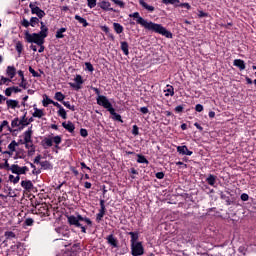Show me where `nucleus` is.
Segmentation results:
<instances>
[{
    "mask_svg": "<svg viewBox=\"0 0 256 256\" xmlns=\"http://www.w3.org/2000/svg\"><path fill=\"white\" fill-rule=\"evenodd\" d=\"M130 18L136 19V23L138 25H141L148 31H153L154 33H159L160 35H163L164 37H167V39H173V34L165 29L161 24H156L153 22H148L145 20L139 12H134L132 14H129Z\"/></svg>",
    "mask_w": 256,
    "mask_h": 256,
    "instance_id": "1",
    "label": "nucleus"
},
{
    "mask_svg": "<svg viewBox=\"0 0 256 256\" xmlns=\"http://www.w3.org/2000/svg\"><path fill=\"white\" fill-rule=\"evenodd\" d=\"M24 39L27 43H35L36 45H43L45 40L38 33H29L28 30L24 32Z\"/></svg>",
    "mask_w": 256,
    "mask_h": 256,
    "instance_id": "2",
    "label": "nucleus"
},
{
    "mask_svg": "<svg viewBox=\"0 0 256 256\" xmlns=\"http://www.w3.org/2000/svg\"><path fill=\"white\" fill-rule=\"evenodd\" d=\"M81 222L87 223L88 225H93V222L91 221V219L87 218V217H83L81 215H77V216H69L68 217V223H70L71 225H74L75 227H81Z\"/></svg>",
    "mask_w": 256,
    "mask_h": 256,
    "instance_id": "3",
    "label": "nucleus"
},
{
    "mask_svg": "<svg viewBox=\"0 0 256 256\" xmlns=\"http://www.w3.org/2000/svg\"><path fill=\"white\" fill-rule=\"evenodd\" d=\"M96 101H97V105H99L100 107H103L104 109H107V111H110L111 109H113V104H111L107 96H98L96 98Z\"/></svg>",
    "mask_w": 256,
    "mask_h": 256,
    "instance_id": "4",
    "label": "nucleus"
},
{
    "mask_svg": "<svg viewBox=\"0 0 256 256\" xmlns=\"http://www.w3.org/2000/svg\"><path fill=\"white\" fill-rule=\"evenodd\" d=\"M29 7L31 9L32 15H37L38 19H43V17H45V11L37 6V2H31Z\"/></svg>",
    "mask_w": 256,
    "mask_h": 256,
    "instance_id": "5",
    "label": "nucleus"
},
{
    "mask_svg": "<svg viewBox=\"0 0 256 256\" xmlns=\"http://www.w3.org/2000/svg\"><path fill=\"white\" fill-rule=\"evenodd\" d=\"M131 251L133 256H141L143 253H145V249L143 248V244L141 242L131 244Z\"/></svg>",
    "mask_w": 256,
    "mask_h": 256,
    "instance_id": "6",
    "label": "nucleus"
},
{
    "mask_svg": "<svg viewBox=\"0 0 256 256\" xmlns=\"http://www.w3.org/2000/svg\"><path fill=\"white\" fill-rule=\"evenodd\" d=\"M10 170L12 173H14L15 175H18L19 177V175H25L27 171H29V168L27 166L20 167L17 164H13L11 165Z\"/></svg>",
    "mask_w": 256,
    "mask_h": 256,
    "instance_id": "7",
    "label": "nucleus"
},
{
    "mask_svg": "<svg viewBox=\"0 0 256 256\" xmlns=\"http://www.w3.org/2000/svg\"><path fill=\"white\" fill-rule=\"evenodd\" d=\"M103 217H105V200H100V210L96 215L97 223H101V221H103Z\"/></svg>",
    "mask_w": 256,
    "mask_h": 256,
    "instance_id": "8",
    "label": "nucleus"
},
{
    "mask_svg": "<svg viewBox=\"0 0 256 256\" xmlns=\"http://www.w3.org/2000/svg\"><path fill=\"white\" fill-rule=\"evenodd\" d=\"M98 6H99L100 8H102L103 11H113L114 13H117V10H115V9H113V8L111 7V2H108V1L103 0L102 2H100V3L98 4Z\"/></svg>",
    "mask_w": 256,
    "mask_h": 256,
    "instance_id": "9",
    "label": "nucleus"
},
{
    "mask_svg": "<svg viewBox=\"0 0 256 256\" xmlns=\"http://www.w3.org/2000/svg\"><path fill=\"white\" fill-rule=\"evenodd\" d=\"M177 152L180 153V155H188L189 157H191V155H193V151L189 150V148H187V146H178L177 147Z\"/></svg>",
    "mask_w": 256,
    "mask_h": 256,
    "instance_id": "10",
    "label": "nucleus"
},
{
    "mask_svg": "<svg viewBox=\"0 0 256 256\" xmlns=\"http://www.w3.org/2000/svg\"><path fill=\"white\" fill-rule=\"evenodd\" d=\"M139 5H141L143 9H146V11H148L149 13H153V11H155V7L147 4L145 0H139Z\"/></svg>",
    "mask_w": 256,
    "mask_h": 256,
    "instance_id": "11",
    "label": "nucleus"
},
{
    "mask_svg": "<svg viewBox=\"0 0 256 256\" xmlns=\"http://www.w3.org/2000/svg\"><path fill=\"white\" fill-rule=\"evenodd\" d=\"M62 127H64L66 131H69V133H73V131H75V124H73L71 121L63 122Z\"/></svg>",
    "mask_w": 256,
    "mask_h": 256,
    "instance_id": "12",
    "label": "nucleus"
},
{
    "mask_svg": "<svg viewBox=\"0 0 256 256\" xmlns=\"http://www.w3.org/2000/svg\"><path fill=\"white\" fill-rule=\"evenodd\" d=\"M32 117H36L37 119H41V117H45V112H43V110L37 108V106L34 105V112L32 114Z\"/></svg>",
    "mask_w": 256,
    "mask_h": 256,
    "instance_id": "13",
    "label": "nucleus"
},
{
    "mask_svg": "<svg viewBox=\"0 0 256 256\" xmlns=\"http://www.w3.org/2000/svg\"><path fill=\"white\" fill-rule=\"evenodd\" d=\"M233 66L238 67V69H240V71H245V61H243L241 59H235L233 62Z\"/></svg>",
    "mask_w": 256,
    "mask_h": 256,
    "instance_id": "14",
    "label": "nucleus"
},
{
    "mask_svg": "<svg viewBox=\"0 0 256 256\" xmlns=\"http://www.w3.org/2000/svg\"><path fill=\"white\" fill-rule=\"evenodd\" d=\"M21 187L26 191H31V189H33V182H31V180H23L21 182Z\"/></svg>",
    "mask_w": 256,
    "mask_h": 256,
    "instance_id": "15",
    "label": "nucleus"
},
{
    "mask_svg": "<svg viewBox=\"0 0 256 256\" xmlns=\"http://www.w3.org/2000/svg\"><path fill=\"white\" fill-rule=\"evenodd\" d=\"M6 105L8 109H16V107H19V101L13 100V99H8L6 100Z\"/></svg>",
    "mask_w": 256,
    "mask_h": 256,
    "instance_id": "16",
    "label": "nucleus"
},
{
    "mask_svg": "<svg viewBox=\"0 0 256 256\" xmlns=\"http://www.w3.org/2000/svg\"><path fill=\"white\" fill-rule=\"evenodd\" d=\"M165 93V97H173V95H175V88H173V86L171 85H167L166 89L164 90Z\"/></svg>",
    "mask_w": 256,
    "mask_h": 256,
    "instance_id": "17",
    "label": "nucleus"
},
{
    "mask_svg": "<svg viewBox=\"0 0 256 256\" xmlns=\"http://www.w3.org/2000/svg\"><path fill=\"white\" fill-rule=\"evenodd\" d=\"M217 182V176L210 174L207 178H206V183H208V185H211V187H215V183Z\"/></svg>",
    "mask_w": 256,
    "mask_h": 256,
    "instance_id": "18",
    "label": "nucleus"
},
{
    "mask_svg": "<svg viewBox=\"0 0 256 256\" xmlns=\"http://www.w3.org/2000/svg\"><path fill=\"white\" fill-rule=\"evenodd\" d=\"M16 73H17V70L13 66L7 67L6 74L8 75V77H10V79H13V77H15Z\"/></svg>",
    "mask_w": 256,
    "mask_h": 256,
    "instance_id": "19",
    "label": "nucleus"
},
{
    "mask_svg": "<svg viewBox=\"0 0 256 256\" xmlns=\"http://www.w3.org/2000/svg\"><path fill=\"white\" fill-rule=\"evenodd\" d=\"M106 239L109 245H111L112 247H117V239L115 238V236H113V234L108 235Z\"/></svg>",
    "mask_w": 256,
    "mask_h": 256,
    "instance_id": "20",
    "label": "nucleus"
},
{
    "mask_svg": "<svg viewBox=\"0 0 256 256\" xmlns=\"http://www.w3.org/2000/svg\"><path fill=\"white\" fill-rule=\"evenodd\" d=\"M31 135H33V130H31V128H29L24 133V143H31Z\"/></svg>",
    "mask_w": 256,
    "mask_h": 256,
    "instance_id": "21",
    "label": "nucleus"
},
{
    "mask_svg": "<svg viewBox=\"0 0 256 256\" xmlns=\"http://www.w3.org/2000/svg\"><path fill=\"white\" fill-rule=\"evenodd\" d=\"M110 115H113V119L115 121H120V123H123V119H121V116L115 112V108H112L110 111H109Z\"/></svg>",
    "mask_w": 256,
    "mask_h": 256,
    "instance_id": "22",
    "label": "nucleus"
},
{
    "mask_svg": "<svg viewBox=\"0 0 256 256\" xmlns=\"http://www.w3.org/2000/svg\"><path fill=\"white\" fill-rule=\"evenodd\" d=\"M128 235L131 236V245H135L139 239V234L137 232H129Z\"/></svg>",
    "mask_w": 256,
    "mask_h": 256,
    "instance_id": "23",
    "label": "nucleus"
},
{
    "mask_svg": "<svg viewBox=\"0 0 256 256\" xmlns=\"http://www.w3.org/2000/svg\"><path fill=\"white\" fill-rule=\"evenodd\" d=\"M114 31L117 35H121L123 33V26L117 22L113 23Z\"/></svg>",
    "mask_w": 256,
    "mask_h": 256,
    "instance_id": "24",
    "label": "nucleus"
},
{
    "mask_svg": "<svg viewBox=\"0 0 256 256\" xmlns=\"http://www.w3.org/2000/svg\"><path fill=\"white\" fill-rule=\"evenodd\" d=\"M121 50L123 51L124 55H129V43L123 41L120 43Z\"/></svg>",
    "mask_w": 256,
    "mask_h": 256,
    "instance_id": "25",
    "label": "nucleus"
},
{
    "mask_svg": "<svg viewBox=\"0 0 256 256\" xmlns=\"http://www.w3.org/2000/svg\"><path fill=\"white\" fill-rule=\"evenodd\" d=\"M76 19V21H78L79 23H81V25H83V27H88L89 23L87 22V20L79 15H75L74 17Z\"/></svg>",
    "mask_w": 256,
    "mask_h": 256,
    "instance_id": "26",
    "label": "nucleus"
},
{
    "mask_svg": "<svg viewBox=\"0 0 256 256\" xmlns=\"http://www.w3.org/2000/svg\"><path fill=\"white\" fill-rule=\"evenodd\" d=\"M40 166L42 167V169H53V165H51V162L45 160V161H42L40 162Z\"/></svg>",
    "mask_w": 256,
    "mask_h": 256,
    "instance_id": "27",
    "label": "nucleus"
},
{
    "mask_svg": "<svg viewBox=\"0 0 256 256\" xmlns=\"http://www.w3.org/2000/svg\"><path fill=\"white\" fill-rule=\"evenodd\" d=\"M43 143L45 149H47V147H53V138H44Z\"/></svg>",
    "mask_w": 256,
    "mask_h": 256,
    "instance_id": "28",
    "label": "nucleus"
},
{
    "mask_svg": "<svg viewBox=\"0 0 256 256\" xmlns=\"http://www.w3.org/2000/svg\"><path fill=\"white\" fill-rule=\"evenodd\" d=\"M54 99H56V101H60V103H63V101L65 100V95L61 92H56Z\"/></svg>",
    "mask_w": 256,
    "mask_h": 256,
    "instance_id": "29",
    "label": "nucleus"
},
{
    "mask_svg": "<svg viewBox=\"0 0 256 256\" xmlns=\"http://www.w3.org/2000/svg\"><path fill=\"white\" fill-rule=\"evenodd\" d=\"M65 31H67V28L58 29L57 32H56V39H63V37H65L63 35V33H65Z\"/></svg>",
    "mask_w": 256,
    "mask_h": 256,
    "instance_id": "30",
    "label": "nucleus"
},
{
    "mask_svg": "<svg viewBox=\"0 0 256 256\" xmlns=\"http://www.w3.org/2000/svg\"><path fill=\"white\" fill-rule=\"evenodd\" d=\"M40 32L38 33L44 40L46 39L47 35L49 34V28H40Z\"/></svg>",
    "mask_w": 256,
    "mask_h": 256,
    "instance_id": "31",
    "label": "nucleus"
},
{
    "mask_svg": "<svg viewBox=\"0 0 256 256\" xmlns=\"http://www.w3.org/2000/svg\"><path fill=\"white\" fill-rule=\"evenodd\" d=\"M137 163H145L146 165L149 164V160H147V158H145V156L141 155V154H137Z\"/></svg>",
    "mask_w": 256,
    "mask_h": 256,
    "instance_id": "32",
    "label": "nucleus"
},
{
    "mask_svg": "<svg viewBox=\"0 0 256 256\" xmlns=\"http://www.w3.org/2000/svg\"><path fill=\"white\" fill-rule=\"evenodd\" d=\"M162 3H164V5H175V7H177L179 0H162Z\"/></svg>",
    "mask_w": 256,
    "mask_h": 256,
    "instance_id": "33",
    "label": "nucleus"
},
{
    "mask_svg": "<svg viewBox=\"0 0 256 256\" xmlns=\"http://www.w3.org/2000/svg\"><path fill=\"white\" fill-rule=\"evenodd\" d=\"M22 123H23V122L20 121L19 118H15L14 120H12L11 126H12L13 128H15V127H21Z\"/></svg>",
    "mask_w": 256,
    "mask_h": 256,
    "instance_id": "34",
    "label": "nucleus"
},
{
    "mask_svg": "<svg viewBox=\"0 0 256 256\" xmlns=\"http://www.w3.org/2000/svg\"><path fill=\"white\" fill-rule=\"evenodd\" d=\"M59 117H62V119H67V111H65V108H60L58 110Z\"/></svg>",
    "mask_w": 256,
    "mask_h": 256,
    "instance_id": "35",
    "label": "nucleus"
},
{
    "mask_svg": "<svg viewBox=\"0 0 256 256\" xmlns=\"http://www.w3.org/2000/svg\"><path fill=\"white\" fill-rule=\"evenodd\" d=\"M20 179H21V177H19L18 175L16 177L13 175H9V181L14 183V185H17V183H19Z\"/></svg>",
    "mask_w": 256,
    "mask_h": 256,
    "instance_id": "36",
    "label": "nucleus"
},
{
    "mask_svg": "<svg viewBox=\"0 0 256 256\" xmlns=\"http://www.w3.org/2000/svg\"><path fill=\"white\" fill-rule=\"evenodd\" d=\"M53 100L46 96V99L42 101L43 107H49V105H53Z\"/></svg>",
    "mask_w": 256,
    "mask_h": 256,
    "instance_id": "37",
    "label": "nucleus"
},
{
    "mask_svg": "<svg viewBox=\"0 0 256 256\" xmlns=\"http://www.w3.org/2000/svg\"><path fill=\"white\" fill-rule=\"evenodd\" d=\"M19 144L17 142L12 141L9 145H8V149L9 151H11L12 153H14L16 147L18 146Z\"/></svg>",
    "mask_w": 256,
    "mask_h": 256,
    "instance_id": "38",
    "label": "nucleus"
},
{
    "mask_svg": "<svg viewBox=\"0 0 256 256\" xmlns=\"http://www.w3.org/2000/svg\"><path fill=\"white\" fill-rule=\"evenodd\" d=\"M62 104L67 109H70V111H75V106L71 105V103L69 101H63Z\"/></svg>",
    "mask_w": 256,
    "mask_h": 256,
    "instance_id": "39",
    "label": "nucleus"
},
{
    "mask_svg": "<svg viewBox=\"0 0 256 256\" xmlns=\"http://www.w3.org/2000/svg\"><path fill=\"white\" fill-rule=\"evenodd\" d=\"M57 233H62V235L66 238L69 239V231L67 230H63L60 228H56Z\"/></svg>",
    "mask_w": 256,
    "mask_h": 256,
    "instance_id": "40",
    "label": "nucleus"
},
{
    "mask_svg": "<svg viewBox=\"0 0 256 256\" xmlns=\"http://www.w3.org/2000/svg\"><path fill=\"white\" fill-rule=\"evenodd\" d=\"M16 51L19 55L23 53V44L19 41L16 43Z\"/></svg>",
    "mask_w": 256,
    "mask_h": 256,
    "instance_id": "41",
    "label": "nucleus"
},
{
    "mask_svg": "<svg viewBox=\"0 0 256 256\" xmlns=\"http://www.w3.org/2000/svg\"><path fill=\"white\" fill-rule=\"evenodd\" d=\"M112 3H115V5H118L121 9H125V2L121 0H111Z\"/></svg>",
    "mask_w": 256,
    "mask_h": 256,
    "instance_id": "42",
    "label": "nucleus"
},
{
    "mask_svg": "<svg viewBox=\"0 0 256 256\" xmlns=\"http://www.w3.org/2000/svg\"><path fill=\"white\" fill-rule=\"evenodd\" d=\"M75 83H77L80 87L83 85V77L81 75H76L74 78Z\"/></svg>",
    "mask_w": 256,
    "mask_h": 256,
    "instance_id": "43",
    "label": "nucleus"
},
{
    "mask_svg": "<svg viewBox=\"0 0 256 256\" xmlns=\"http://www.w3.org/2000/svg\"><path fill=\"white\" fill-rule=\"evenodd\" d=\"M61 136H54L52 137V143H55V145H61Z\"/></svg>",
    "mask_w": 256,
    "mask_h": 256,
    "instance_id": "44",
    "label": "nucleus"
},
{
    "mask_svg": "<svg viewBox=\"0 0 256 256\" xmlns=\"http://www.w3.org/2000/svg\"><path fill=\"white\" fill-rule=\"evenodd\" d=\"M20 121L22 122V123H21L22 127H27V125H29V122H27V115H26V114H24V115L22 116V118H21Z\"/></svg>",
    "mask_w": 256,
    "mask_h": 256,
    "instance_id": "45",
    "label": "nucleus"
},
{
    "mask_svg": "<svg viewBox=\"0 0 256 256\" xmlns=\"http://www.w3.org/2000/svg\"><path fill=\"white\" fill-rule=\"evenodd\" d=\"M39 23V18H37V17H32L31 19H30V25H31V27H35V25H37Z\"/></svg>",
    "mask_w": 256,
    "mask_h": 256,
    "instance_id": "46",
    "label": "nucleus"
},
{
    "mask_svg": "<svg viewBox=\"0 0 256 256\" xmlns=\"http://www.w3.org/2000/svg\"><path fill=\"white\" fill-rule=\"evenodd\" d=\"M4 235L7 239H15V234L13 231H6Z\"/></svg>",
    "mask_w": 256,
    "mask_h": 256,
    "instance_id": "47",
    "label": "nucleus"
},
{
    "mask_svg": "<svg viewBox=\"0 0 256 256\" xmlns=\"http://www.w3.org/2000/svg\"><path fill=\"white\" fill-rule=\"evenodd\" d=\"M87 2H88V7L90 9H93L94 7L97 6V0H87Z\"/></svg>",
    "mask_w": 256,
    "mask_h": 256,
    "instance_id": "48",
    "label": "nucleus"
},
{
    "mask_svg": "<svg viewBox=\"0 0 256 256\" xmlns=\"http://www.w3.org/2000/svg\"><path fill=\"white\" fill-rule=\"evenodd\" d=\"M85 67L88 71H90L91 73H93V71H95V68H93V64H91V62H86L85 63Z\"/></svg>",
    "mask_w": 256,
    "mask_h": 256,
    "instance_id": "49",
    "label": "nucleus"
},
{
    "mask_svg": "<svg viewBox=\"0 0 256 256\" xmlns=\"http://www.w3.org/2000/svg\"><path fill=\"white\" fill-rule=\"evenodd\" d=\"M2 85H9L11 83V78H6L4 76H1Z\"/></svg>",
    "mask_w": 256,
    "mask_h": 256,
    "instance_id": "50",
    "label": "nucleus"
},
{
    "mask_svg": "<svg viewBox=\"0 0 256 256\" xmlns=\"http://www.w3.org/2000/svg\"><path fill=\"white\" fill-rule=\"evenodd\" d=\"M29 73H31L32 76L34 77H41V74H38L37 71H35V69H33V67H29Z\"/></svg>",
    "mask_w": 256,
    "mask_h": 256,
    "instance_id": "51",
    "label": "nucleus"
},
{
    "mask_svg": "<svg viewBox=\"0 0 256 256\" xmlns=\"http://www.w3.org/2000/svg\"><path fill=\"white\" fill-rule=\"evenodd\" d=\"M176 7H184L185 9L190 10L191 4L190 3H180V4L176 5Z\"/></svg>",
    "mask_w": 256,
    "mask_h": 256,
    "instance_id": "52",
    "label": "nucleus"
},
{
    "mask_svg": "<svg viewBox=\"0 0 256 256\" xmlns=\"http://www.w3.org/2000/svg\"><path fill=\"white\" fill-rule=\"evenodd\" d=\"M3 127H8L9 129V122L7 120H4L0 125V133L3 131Z\"/></svg>",
    "mask_w": 256,
    "mask_h": 256,
    "instance_id": "53",
    "label": "nucleus"
},
{
    "mask_svg": "<svg viewBox=\"0 0 256 256\" xmlns=\"http://www.w3.org/2000/svg\"><path fill=\"white\" fill-rule=\"evenodd\" d=\"M80 135H81V137H87L89 135V132H87V129L81 128Z\"/></svg>",
    "mask_w": 256,
    "mask_h": 256,
    "instance_id": "54",
    "label": "nucleus"
},
{
    "mask_svg": "<svg viewBox=\"0 0 256 256\" xmlns=\"http://www.w3.org/2000/svg\"><path fill=\"white\" fill-rule=\"evenodd\" d=\"M70 87H72V89H76V91H79V89H81V86L78 85L77 83H73V82H70L69 83Z\"/></svg>",
    "mask_w": 256,
    "mask_h": 256,
    "instance_id": "55",
    "label": "nucleus"
},
{
    "mask_svg": "<svg viewBox=\"0 0 256 256\" xmlns=\"http://www.w3.org/2000/svg\"><path fill=\"white\" fill-rule=\"evenodd\" d=\"M33 223H34L33 218H27L25 220V225H27L28 227H31V225H33Z\"/></svg>",
    "mask_w": 256,
    "mask_h": 256,
    "instance_id": "56",
    "label": "nucleus"
},
{
    "mask_svg": "<svg viewBox=\"0 0 256 256\" xmlns=\"http://www.w3.org/2000/svg\"><path fill=\"white\" fill-rule=\"evenodd\" d=\"M43 161H41V155H37L34 159V163H36V165H41Z\"/></svg>",
    "mask_w": 256,
    "mask_h": 256,
    "instance_id": "57",
    "label": "nucleus"
},
{
    "mask_svg": "<svg viewBox=\"0 0 256 256\" xmlns=\"http://www.w3.org/2000/svg\"><path fill=\"white\" fill-rule=\"evenodd\" d=\"M12 94H13V90L11 89V87L6 88L5 90L6 97H11Z\"/></svg>",
    "mask_w": 256,
    "mask_h": 256,
    "instance_id": "58",
    "label": "nucleus"
},
{
    "mask_svg": "<svg viewBox=\"0 0 256 256\" xmlns=\"http://www.w3.org/2000/svg\"><path fill=\"white\" fill-rule=\"evenodd\" d=\"M132 135H139V127H137V125L133 126Z\"/></svg>",
    "mask_w": 256,
    "mask_h": 256,
    "instance_id": "59",
    "label": "nucleus"
},
{
    "mask_svg": "<svg viewBox=\"0 0 256 256\" xmlns=\"http://www.w3.org/2000/svg\"><path fill=\"white\" fill-rule=\"evenodd\" d=\"M30 25H31V22H29V20H27V19H25V18L22 20V26H23V27H26V28H27V27H29Z\"/></svg>",
    "mask_w": 256,
    "mask_h": 256,
    "instance_id": "60",
    "label": "nucleus"
},
{
    "mask_svg": "<svg viewBox=\"0 0 256 256\" xmlns=\"http://www.w3.org/2000/svg\"><path fill=\"white\" fill-rule=\"evenodd\" d=\"M240 199L242 201H249V195L247 193H243L241 196H240Z\"/></svg>",
    "mask_w": 256,
    "mask_h": 256,
    "instance_id": "61",
    "label": "nucleus"
},
{
    "mask_svg": "<svg viewBox=\"0 0 256 256\" xmlns=\"http://www.w3.org/2000/svg\"><path fill=\"white\" fill-rule=\"evenodd\" d=\"M140 112L143 113V115H147L149 113V108L147 107H141Z\"/></svg>",
    "mask_w": 256,
    "mask_h": 256,
    "instance_id": "62",
    "label": "nucleus"
},
{
    "mask_svg": "<svg viewBox=\"0 0 256 256\" xmlns=\"http://www.w3.org/2000/svg\"><path fill=\"white\" fill-rule=\"evenodd\" d=\"M195 109H196V111H197L198 113H201V111H203V105L197 104V105L195 106Z\"/></svg>",
    "mask_w": 256,
    "mask_h": 256,
    "instance_id": "63",
    "label": "nucleus"
},
{
    "mask_svg": "<svg viewBox=\"0 0 256 256\" xmlns=\"http://www.w3.org/2000/svg\"><path fill=\"white\" fill-rule=\"evenodd\" d=\"M165 177V173H163V172H157L156 173V178L157 179H163Z\"/></svg>",
    "mask_w": 256,
    "mask_h": 256,
    "instance_id": "64",
    "label": "nucleus"
}]
</instances>
